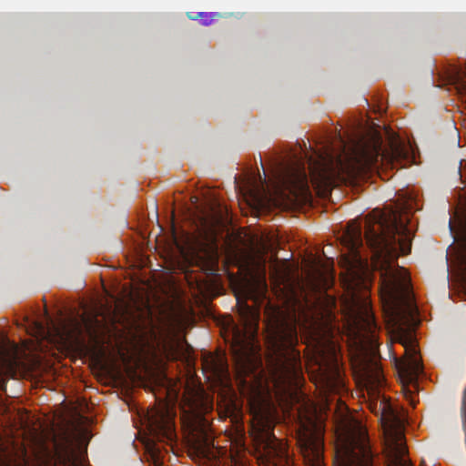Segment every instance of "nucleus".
<instances>
[{
    "instance_id": "2eb2a0df",
    "label": "nucleus",
    "mask_w": 466,
    "mask_h": 466,
    "mask_svg": "<svg viewBox=\"0 0 466 466\" xmlns=\"http://www.w3.org/2000/svg\"><path fill=\"white\" fill-rule=\"evenodd\" d=\"M367 380L371 388H379L383 385L384 377L381 371L378 368H376L375 370L368 372Z\"/></svg>"
},
{
    "instance_id": "4468645a",
    "label": "nucleus",
    "mask_w": 466,
    "mask_h": 466,
    "mask_svg": "<svg viewBox=\"0 0 466 466\" xmlns=\"http://www.w3.org/2000/svg\"><path fill=\"white\" fill-rule=\"evenodd\" d=\"M82 321L90 338L92 339H96L99 330L104 328V324L102 320L98 319V315L90 314L88 316H83Z\"/></svg>"
},
{
    "instance_id": "f257e3e1",
    "label": "nucleus",
    "mask_w": 466,
    "mask_h": 466,
    "mask_svg": "<svg viewBox=\"0 0 466 466\" xmlns=\"http://www.w3.org/2000/svg\"><path fill=\"white\" fill-rule=\"evenodd\" d=\"M365 238L373 252L372 266L380 274V299L383 304L394 308L410 288L406 269L394 264L400 255L410 252V229L396 211L374 209L365 218Z\"/></svg>"
},
{
    "instance_id": "20e7f679",
    "label": "nucleus",
    "mask_w": 466,
    "mask_h": 466,
    "mask_svg": "<svg viewBox=\"0 0 466 466\" xmlns=\"http://www.w3.org/2000/svg\"><path fill=\"white\" fill-rule=\"evenodd\" d=\"M238 304L242 328L233 324L231 345L238 377L243 385L249 383L248 378L250 377L254 382L258 380V386L261 387L262 375L256 374V369L258 365H261V361H257L253 356L259 313L255 308L246 303L238 302Z\"/></svg>"
},
{
    "instance_id": "412c9836",
    "label": "nucleus",
    "mask_w": 466,
    "mask_h": 466,
    "mask_svg": "<svg viewBox=\"0 0 466 466\" xmlns=\"http://www.w3.org/2000/svg\"><path fill=\"white\" fill-rule=\"evenodd\" d=\"M23 343H24L25 348V349H27V348H28V343H29V342H28L26 339H25V340L23 341Z\"/></svg>"
},
{
    "instance_id": "7ed1b4c3",
    "label": "nucleus",
    "mask_w": 466,
    "mask_h": 466,
    "mask_svg": "<svg viewBox=\"0 0 466 466\" xmlns=\"http://www.w3.org/2000/svg\"><path fill=\"white\" fill-rule=\"evenodd\" d=\"M268 319L267 344L270 351L272 375L286 380L298 372L300 354L295 349L298 342L296 316L279 308L271 309Z\"/></svg>"
},
{
    "instance_id": "6ab92c4d",
    "label": "nucleus",
    "mask_w": 466,
    "mask_h": 466,
    "mask_svg": "<svg viewBox=\"0 0 466 466\" xmlns=\"http://www.w3.org/2000/svg\"><path fill=\"white\" fill-rule=\"evenodd\" d=\"M17 325H18V327L21 326L25 329L26 334L29 333V328L25 323H21V324H17Z\"/></svg>"
},
{
    "instance_id": "6e6552de",
    "label": "nucleus",
    "mask_w": 466,
    "mask_h": 466,
    "mask_svg": "<svg viewBox=\"0 0 466 466\" xmlns=\"http://www.w3.org/2000/svg\"><path fill=\"white\" fill-rule=\"evenodd\" d=\"M277 174L278 183L285 187L295 199L310 197L308 175L304 167L279 163Z\"/></svg>"
},
{
    "instance_id": "9d476101",
    "label": "nucleus",
    "mask_w": 466,
    "mask_h": 466,
    "mask_svg": "<svg viewBox=\"0 0 466 466\" xmlns=\"http://www.w3.org/2000/svg\"><path fill=\"white\" fill-rule=\"evenodd\" d=\"M385 450L388 466H413L406 458L408 448L401 431H394L390 433Z\"/></svg>"
},
{
    "instance_id": "4be33fe9",
    "label": "nucleus",
    "mask_w": 466,
    "mask_h": 466,
    "mask_svg": "<svg viewBox=\"0 0 466 466\" xmlns=\"http://www.w3.org/2000/svg\"><path fill=\"white\" fill-rule=\"evenodd\" d=\"M259 176V179L261 180V183H266V176L262 178L260 175Z\"/></svg>"
},
{
    "instance_id": "a211bd4d",
    "label": "nucleus",
    "mask_w": 466,
    "mask_h": 466,
    "mask_svg": "<svg viewBox=\"0 0 466 466\" xmlns=\"http://www.w3.org/2000/svg\"><path fill=\"white\" fill-rule=\"evenodd\" d=\"M461 412L462 420L466 423V390L463 391Z\"/></svg>"
},
{
    "instance_id": "f8f14e48",
    "label": "nucleus",
    "mask_w": 466,
    "mask_h": 466,
    "mask_svg": "<svg viewBox=\"0 0 466 466\" xmlns=\"http://www.w3.org/2000/svg\"><path fill=\"white\" fill-rule=\"evenodd\" d=\"M356 325L368 332H373L376 329L375 317L369 304L364 301L361 305H356L353 313Z\"/></svg>"
},
{
    "instance_id": "39448f33",
    "label": "nucleus",
    "mask_w": 466,
    "mask_h": 466,
    "mask_svg": "<svg viewBox=\"0 0 466 466\" xmlns=\"http://www.w3.org/2000/svg\"><path fill=\"white\" fill-rule=\"evenodd\" d=\"M31 466H76V441L66 432L40 436L31 413Z\"/></svg>"
},
{
    "instance_id": "9b49d317",
    "label": "nucleus",
    "mask_w": 466,
    "mask_h": 466,
    "mask_svg": "<svg viewBox=\"0 0 466 466\" xmlns=\"http://www.w3.org/2000/svg\"><path fill=\"white\" fill-rule=\"evenodd\" d=\"M305 466H325L323 461V441L315 434H306L299 441Z\"/></svg>"
},
{
    "instance_id": "1a4fd4ad",
    "label": "nucleus",
    "mask_w": 466,
    "mask_h": 466,
    "mask_svg": "<svg viewBox=\"0 0 466 466\" xmlns=\"http://www.w3.org/2000/svg\"><path fill=\"white\" fill-rule=\"evenodd\" d=\"M400 343L405 348V357L396 360V366L400 375L407 380H413L422 371V363L419 352L411 338L400 339Z\"/></svg>"
},
{
    "instance_id": "0eeeda50",
    "label": "nucleus",
    "mask_w": 466,
    "mask_h": 466,
    "mask_svg": "<svg viewBox=\"0 0 466 466\" xmlns=\"http://www.w3.org/2000/svg\"><path fill=\"white\" fill-rule=\"evenodd\" d=\"M334 466H374V453L368 436L361 431L347 432L339 438Z\"/></svg>"
},
{
    "instance_id": "f3484780",
    "label": "nucleus",
    "mask_w": 466,
    "mask_h": 466,
    "mask_svg": "<svg viewBox=\"0 0 466 466\" xmlns=\"http://www.w3.org/2000/svg\"><path fill=\"white\" fill-rule=\"evenodd\" d=\"M188 16L191 18V19H196L198 17H200L201 19V23L203 25H208L210 22H211V16L208 14H204V13H199L197 16H192L190 15H188Z\"/></svg>"
},
{
    "instance_id": "423d86ee",
    "label": "nucleus",
    "mask_w": 466,
    "mask_h": 466,
    "mask_svg": "<svg viewBox=\"0 0 466 466\" xmlns=\"http://www.w3.org/2000/svg\"><path fill=\"white\" fill-rule=\"evenodd\" d=\"M250 413L255 428L259 433L264 452L262 461L265 466H292L282 443L274 433L271 420V408L269 403L258 391L257 396L250 400Z\"/></svg>"
},
{
    "instance_id": "dca6fc26",
    "label": "nucleus",
    "mask_w": 466,
    "mask_h": 466,
    "mask_svg": "<svg viewBox=\"0 0 466 466\" xmlns=\"http://www.w3.org/2000/svg\"><path fill=\"white\" fill-rule=\"evenodd\" d=\"M32 314H33V310L31 309V315ZM37 328H38V324L35 320H33V319L31 318V351L33 350V347H34V339H33L34 338V331ZM30 363H31V372H32L34 367L37 363V360H35V356L33 355L32 352H31Z\"/></svg>"
},
{
    "instance_id": "ddd939ff",
    "label": "nucleus",
    "mask_w": 466,
    "mask_h": 466,
    "mask_svg": "<svg viewBox=\"0 0 466 466\" xmlns=\"http://www.w3.org/2000/svg\"><path fill=\"white\" fill-rule=\"evenodd\" d=\"M361 235L360 226H355L354 223L351 222L347 230V237L350 244V251L353 257V260L355 263L359 264H361V257L359 252V248L362 246Z\"/></svg>"
},
{
    "instance_id": "b1692460",
    "label": "nucleus",
    "mask_w": 466,
    "mask_h": 466,
    "mask_svg": "<svg viewBox=\"0 0 466 466\" xmlns=\"http://www.w3.org/2000/svg\"><path fill=\"white\" fill-rule=\"evenodd\" d=\"M24 320L26 322L28 320V317H25Z\"/></svg>"
},
{
    "instance_id": "f03ea898",
    "label": "nucleus",
    "mask_w": 466,
    "mask_h": 466,
    "mask_svg": "<svg viewBox=\"0 0 466 466\" xmlns=\"http://www.w3.org/2000/svg\"><path fill=\"white\" fill-rule=\"evenodd\" d=\"M341 142L344 158L339 157L336 167L324 165L310 171V182L319 193L326 194L338 181L354 179L377 168L380 162L385 160L393 165L407 155L404 145L395 136L390 137L387 147L377 133L354 141L349 150Z\"/></svg>"
},
{
    "instance_id": "5701e85b",
    "label": "nucleus",
    "mask_w": 466,
    "mask_h": 466,
    "mask_svg": "<svg viewBox=\"0 0 466 466\" xmlns=\"http://www.w3.org/2000/svg\"><path fill=\"white\" fill-rule=\"evenodd\" d=\"M449 226H450V228H451H451H452V225H451V220H450V222H449Z\"/></svg>"
},
{
    "instance_id": "aec40b11",
    "label": "nucleus",
    "mask_w": 466,
    "mask_h": 466,
    "mask_svg": "<svg viewBox=\"0 0 466 466\" xmlns=\"http://www.w3.org/2000/svg\"><path fill=\"white\" fill-rule=\"evenodd\" d=\"M0 466H21L20 464H11L9 462H1Z\"/></svg>"
}]
</instances>
